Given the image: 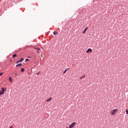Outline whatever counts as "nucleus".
Masks as SVG:
<instances>
[{
    "mask_svg": "<svg viewBox=\"0 0 128 128\" xmlns=\"http://www.w3.org/2000/svg\"><path fill=\"white\" fill-rule=\"evenodd\" d=\"M17 75V74H16V76Z\"/></svg>",
    "mask_w": 128,
    "mask_h": 128,
    "instance_id": "23",
    "label": "nucleus"
},
{
    "mask_svg": "<svg viewBox=\"0 0 128 128\" xmlns=\"http://www.w3.org/2000/svg\"><path fill=\"white\" fill-rule=\"evenodd\" d=\"M8 80L10 82H12V77H9Z\"/></svg>",
    "mask_w": 128,
    "mask_h": 128,
    "instance_id": "5",
    "label": "nucleus"
},
{
    "mask_svg": "<svg viewBox=\"0 0 128 128\" xmlns=\"http://www.w3.org/2000/svg\"><path fill=\"white\" fill-rule=\"evenodd\" d=\"M52 100V98H50L49 99H48L46 102H50V100Z\"/></svg>",
    "mask_w": 128,
    "mask_h": 128,
    "instance_id": "9",
    "label": "nucleus"
},
{
    "mask_svg": "<svg viewBox=\"0 0 128 128\" xmlns=\"http://www.w3.org/2000/svg\"><path fill=\"white\" fill-rule=\"evenodd\" d=\"M16 54H14V55H12L13 58H16Z\"/></svg>",
    "mask_w": 128,
    "mask_h": 128,
    "instance_id": "14",
    "label": "nucleus"
},
{
    "mask_svg": "<svg viewBox=\"0 0 128 128\" xmlns=\"http://www.w3.org/2000/svg\"><path fill=\"white\" fill-rule=\"evenodd\" d=\"M66 128H68V127H66Z\"/></svg>",
    "mask_w": 128,
    "mask_h": 128,
    "instance_id": "24",
    "label": "nucleus"
},
{
    "mask_svg": "<svg viewBox=\"0 0 128 128\" xmlns=\"http://www.w3.org/2000/svg\"><path fill=\"white\" fill-rule=\"evenodd\" d=\"M68 70V68H66L64 70V72L63 74H66V71Z\"/></svg>",
    "mask_w": 128,
    "mask_h": 128,
    "instance_id": "11",
    "label": "nucleus"
},
{
    "mask_svg": "<svg viewBox=\"0 0 128 128\" xmlns=\"http://www.w3.org/2000/svg\"><path fill=\"white\" fill-rule=\"evenodd\" d=\"M24 60V58H22L19 60V62H22Z\"/></svg>",
    "mask_w": 128,
    "mask_h": 128,
    "instance_id": "10",
    "label": "nucleus"
},
{
    "mask_svg": "<svg viewBox=\"0 0 128 128\" xmlns=\"http://www.w3.org/2000/svg\"><path fill=\"white\" fill-rule=\"evenodd\" d=\"M37 76H38L40 74V72L36 73Z\"/></svg>",
    "mask_w": 128,
    "mask_h": 128,
    "instance_id": "19",
    "label": "nucleus"
},
{
    "mask_svg": "<svg viewBox=\"0 0 128 128\" xmlns=\"http://www.w3.org/2000/svg\"><path fill=\"white\" fill-rule=\"evenodd\" d=\"M35 50H40V48H34Z\"/></svg>",
    "mask_w": 128,
    "mask_h": 128,
    "instance_id": "12",
    "label": "nucleus"
},
{
    "mask_svg": "<svg viewBox=\"0 0 128 128\" xmlns=\"http://www.w3.org/2000/svg\"><path fill=\"white\" fill-rule=\"evenodd\" d=\"M118 110V109H114L110 112V114L112 116H114V114H116Z\"/></svg>",
    "mask_w": 128,
    "mask_h": 128,
    "instance_id": "1",
    "label": "nucleus"
},
{
    "mask_svg": "<svg viewBox=\"0 0 128 128\" xmlns=\"http://www.w3.org/2000/svg\"><path fill=\"white\" fill-rule=\"evenodd\" d=\"M6 90V89H4V88H2V90L0 91V96H2V94H4Z\"/></svg>",
    "mask_w": 128,
    "mask_h": 128,
    "instance_id": "2",
    "label": "nucleus"
},
{
    "mask_svg": "<svg viewBox=\"0 0 128 128\" xmlns=\"http://www.w3.org/2000/svg\"><path fill=\"white\" fill-rule=\"evenodd\" d=\"M80 79L84 78V76L80 78Z\"/></svg>",
    "mask_w": 128,
    "mask_h": 128,
    "instance_id": "21",
    "label": "nucleus"
},
{
    "mask_svg": "<svg viewBox=\"0 0 128 128\" xmlns=\"http://www.w3.org/2000/svg\"><path fill=\"white\" fill-rule=\"evenodd\" d=\"M37 54H40V52L38 51L36 52Z\"/></svg>",
    "mask_w": 128,
    "mask_h": 128,
    "instance_id": "20",
    "label": "nucleus"
},
{
    "mask_svg": "<svg viewBox=\"0 0 128 128\" xmlns=\"http://www.w3.org/2000/svg\"><path fill=\"white\" fill-rule=\"evenodd\" d=\"M10 128H12V126H11Z\"/></svg>",
    "mask_w": 128,
    "mask_h": 128,
    "instance_id": "22",
    "label": "nucleus"
},
{
    "mask_svg": "<svg viewBox=\"0 0 128 128\" xmlns=\"http://www.w3.org/2000/svg\"><path fill=\"white\" fill-rule=\"evenodd\" d=\"M22 64L20 63V64H18L16 65V68H18V66H22Z\"/></svg>",
    "mask_w": 128,
    "mask_h": 128,
    "instance_id": "7",
    "label": "nucleus"
},
{
    "mask_svg": "<svg viewBox=\"0 0 128 128\" xmlns=\"http://www.w3.org/2000/svg\"><path fill=\"white\" fill-rule=\"evenodd\" d=\"M20 72H24V68H22L20 70Z\"/></svg>",
    "mask_w": 128,
    "mask_h": 128,
    "instance_id": "13",
    "label": "nucleus"
},
{
    "mask_svg": "<svg viewBox=\"0 0 128 128\" xmlns=\"http://www.w3.org/2000/svg\"><path fill=\"white\" fill-rule=\"evenodd\" d=\"M2 74H4V72H1V73H0V76H2Z\"/></svg>",
    "mask_w": 128,
    "mask_h": 128,
    "instance_id": "17",
    "label": "nucleus"
},
{
    "mask_svg": "<svg viewBox=\"0 0 128 128\" xmlns=\"http://www.w3.org/2000/svg\"><path fill=\"white\" fill-rule=\"evenodd\" d=\"M53 34H54V36H56V34H58V32L54 31L53 33Z\"/></svg>",
    "mask_w": 128,
    "mask_h": 128,
    "instance_id": "8",
    "label": "nucleus"
},
{
    "mask_svg": "<svg viewBox=\"0 0 128 128\" xmlns=\"http://www.w3.org/2000/svg\"><path fill=\"white\" fill-rule=\"evenodd\" d=\"M86 30H88V27H86L84 30L83 32V34H85L86 32Z\"/></svg>",
    "mask_w": 128,
    "mask_h": 128,
    "instance_id": "6",
    "label": "nucleus"
},
{
    "mask_svg": "<svg viewBox=\"0 0 128 128\" xmlns=\"http://www.w3.org/2000/svg\"><path fill=\"white\" fill-rule=\"evenodd\" d=\"M28 60H30V59L26 58L25 60V62H28Z\"/></svg>",
    "mask_w": 128,
    "mask_h": 128,
    "instance_id": "16",
    "label": "nucleus"
},
{
    "mask_svg": "<svg viewBox=\"0 0 128 128\" xmlns=\"http://www.w3.org/2000/svg\"><path fill=\"white\" fill-rule=\"evenodd\" d=\"M86 54H88V52H92V48H88L86 51Z\"/></svg>",
    "mask_w": 128,
    "mask_h": 128,
    "instance_id": "4",
    "label": "nucleus"
},
{
    "mask_svg": "<svg viewBox=\"0 0 128 128\" xmlns=\"http://www.w3.org/2000/svg\"><path fill=\"white\" fill-rule=\"evenodd\" d=\"M76 124V122H74L71 124L69 126L68 128H74V126H75Z\"/></svg>",
    "mask_w": 128,
    "mask_h": 128,
    "instance_id": "3",
    "label": "nucleus"
},
{
    "mask_svg": "<svg viewBox=\"0 0 128 128\" xmlns=\"http://www.w3.org/2000/svg\"><path fill=\"white\" fill-rule=\"evenodd\" d=\"M126 114H128V110H126Z\"/></svg>",
    "mask_w": 128,
    "mask_h": 128,
    "instance_id": "15",
    "label": "nucleus"
},
{
    "mask_svg": "<svg viewBox=\"0 0 128 128\" xmlns=\"http://www.w3.org/2000/svg\"><path fill=\"white\" fill-rule=\"evenodd\" d=\"M20 60H18V61H17V62H16V64H18V63H20Z\"/></svg>",
    "mask_w": 128,
    "mask_h": 128,
    "instance_id": "18",
    "label": "nucleus"
}]
</instances>
